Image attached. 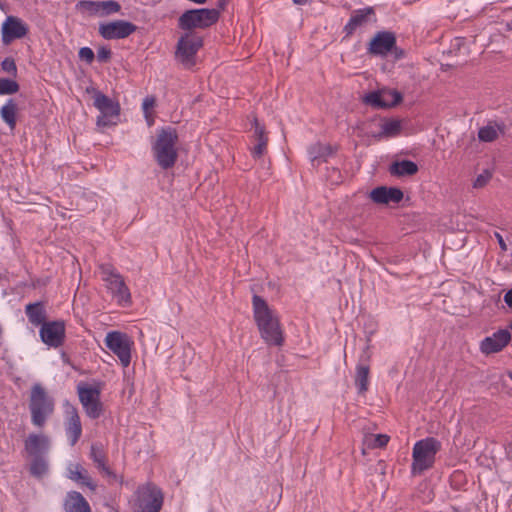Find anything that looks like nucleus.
Listing matches in <instances>:
<instances>
[{"instance_id":"obj_1","label":"nucleus","mask_w":512,"mask_h":512,"mask_svg":"<svg viewBox=\"0 0 512 512\" xmlns=\"http://www.w3.org/2000/svg\"><path fill=\"white\" fill-rule=\"evenodd\" d=\"M258 331L268 347L282 348L285 344V332L277 311L267 301L258 296Z\"/></svg>"},{"instance_id":"obj_2","label":"nucleus","mask_w":512,"mask_h":512,"mask_svg":"<svg viewBox=\"0 0 512 512\" xmlns=\"http://www.w3.org/2000/svg\"><path fill=\"white\" fill-rule=\"evenodd\" d=\"M178 133L173 127H165L158 131L156 140L152 145L155 161L164 170H168L178 159Z\"/></svg>"},{"instance_id":"obj_3","label":"nucleus","mask_w":512,"mask_h":512,"mask_svg":"<svg viewBox=\"0 0 512 512\" xmlns=\"http://www.w3.org/2000/svg\"><path fill=\"white\" fill-rule=\"evenodd\" d=\"M219 16L218 9H190L181 14L177 26L183 33H198L197 29H206L214 25Z\"/></svg>"},{"instance_id":"obj_4","label":"nucleus","mask_w":512,"mask_h":512,"mask_svg":"<svg viewBox=\"0 0 512 512\" xmlns=\"http://www.w3.org/2000/svg\"><path fill=\"white\" fill-rule=\"evenodd\" d=\"M440 450L441 442L434 437H427L416 442L412 453V475L419 476L423 471L431 468L435 462V456Z\"/></svg>"},{"instance_id":"obj_5","label":"nucleus","mask_w":512,"mask_h":512,"mask_svg":"<svg viewBox=\"0 0 512 512\" xmlns=\"http://www.w3.org/2000/svg\"><path fill=\"white\" fill-rule=\"evenodd\" d=\"M29 409L31 421L37 427H43L47 418L54 411V400L40 384H35L31 389Z\"/></svg>"},{"instance_id":"obj_6","label":"nucleus","mask_w":512,"mask_h":512,"mask_svg":"<svg viewBox=\"0 0 512 512\" xmlns=\"http://www.w3.org/2000/svg\"><path fill=\"white\" fill-rule=\"evenodd\" d=\"M203 45L199 33H183L177 41L174 57L185 69H191L196 65V55Z\"/></svg>"},{"instance_id":"obj_7","label":"nucleus","mask_w":512,"mask_h":512,"mask_svg":"<svg viewBox=\"0 0 512 512\" xmlns=\"http://www.w3.org/2000/svg\"><path fill=\"white\" fill-rule=\"evenodd\" d=\"M162 504V491L153 483L147 482L137 490L132 508L133 512H159Z\"/></svg>"},{"instance_id":"obj_8","label":"nucleus","mask_w":512,"mask_h":512,"mask_svg":"<svg viewBox=\"0 0 512 512\" xmlns=\"http://www.w3.org/2000/svg\"><path fill=\"white\" fill-rule=\"evenodd\" d=\"M87 92L93 93V104L100 111V115L97 117V126L104 128L116 125L117 122L114 119H118L120 115L119 103L114 102L95 88L87 89Z\"/></svg>"},{"instance_id":"obj_9","label":"nucleus","mask_w":512,"mask_h":512,"mask_svg":"<svg viewBox=\"0 0 512 512\" xmlns=\"http://www.w3.org/2000/svg\"><path fill=\"white\" fill-rule=\"evenodd\" d=\"M77 392L86 415L91 419H98L104 412V406L100 399V387L80 383L77 386Z\"/></svg>"},{"instance_id":"obj_10","label":"nucleus","mask_w":512,"mask_h":512,"mask_svg":"<svg viewBox=\"0 0 512 512\" xmlns=\"http://www.w3.org/2000/svg\"><path fill=\"white\" fill-rule=\"evenodd\" d=\"M403 101V95L396 89L383 88L366 93L362 102L372 108L386 109L396 107Z\"/></svg>"},{"instance_id":"obj_11","label":"nucleus","mask_w":512,"mask_h":512,"mask_svg":"<svg viewBox=\"0 0 512 512\" xmlns=\"http://www.w3.org/2000/svg\"><path fill=\"white\" fill-rule=\"evenodd\" d=\"M105 344L120 360L123 367H128L131 362V343L125 333L119 331L109 332L105 338Z\"/></svg>"},{"instance_id":"obj_12","label":"nucleus","mask_w":512,"mask_h":512,"mask_svg":"<svg viewBox=\"0 0 512 512\" xmlns=\"http://www.w3.org/2000/svg\"><path fill=\"white\" fill-rule=\"evenodd\" d=\"M137 26L125 20H116L108 23H101L98 28L99 34L107 40L124 39L137 30Z\"/></svg>"},{"instance_id":"obj_13","label":"nucleus","mask_w":512,"mask_h":512,"mask_svg":"<svg viewBox=\"0 0 512 512\" xmlns=\"http://www.w3.org/2000/svg\"><path fill=\"white\" fill-rule=\"evenodd\" d=\"M65 323L62 320L48 321L40 328V338L46 345L58 348L65 341Z\"/></svg>"},{"instance_id":"obj_14","label":"nucleus","mask_w":512,"mask_h":512,"mask_svg":"<svg viewBox=\"0 0 512 512\" xmlns=\"http://www.w3.org/2000/svg\"><path fill=\"white\" fill-rule=\"evenodd\" d=\"M396 36L391 31H379L369 42L367 52L375 56H387L395 48Z\"/></svg>"},{"instance_id":"obj_15","label":"nucleus","mask_w":512,"mask_h":512,"mask_svg":"<svg viewBox=\"0 0 512 512\" xmlns=\"http://www.w3.org/2000/svg\"><path fill=\"white\" fill-rule=\"evenodd\" d=\"M28 32V26L20 18L8 16L2 24V41L4 44H9L15 39L25 37Z\"/></svg>"},{"instance_id":"obj_16","label":"nucleus","mask_w":512,"mask_h":512,"mask_svg":"<svg viewBox=\"0 0 512 512\" xmlns=\"http://www.w3.org/2000/svg\"><path fill=\"white\" fill-rule=\"evenodd\" d=\"M511 340V334L507 329H500L492 334V336L485 337L480 343V351L483 354L489 355L500 352Z\"/></svg>"},{"instance_id":"obj_17","label":"nucleus","mask_w":512,"mask_h":512,"mask_svg":"<svg viewBox=\"0 0 512 512\" xmlns=\"http://www.w3.org/2000/svg\"><path fill=\"white\" fill-rule=\"evenodd\" d=\"M368 349L369 347L367 346L364 352L361 354L359 362L356 366L354 382L357 388V392L360 395L365 394L369 388L370 354L368 353Z\"/></svg>"},{"instance_id":"obj_18","label":"nucleus","mask_w":512,"mask_h":512,"mask_svg":"<svg viewBox=\"0 0 512 512\" xmlns=\"http://www.w3.org/2000/svg\"><path fill=\"white\" fill-rule=\"evenodd\" d=\"M65 433L71 446H74L82 435L80 416L73 405L66 408Z\"/></svg>"},{"instance_id":"obj_19","label":"nucleus","mask_w":512,"mask_h":512,"mask_svg":"<svg viewBox=\"0 0 512 512\" xmlns=\"http://www.w3.org/2000/svg\"><path fill=\"white\" fill-rule=\"evenodd\" d=\"M404 197L403 191L398 187L379 186L370 192V198L377 204H398Z\"/></svg>"},{"instance_id":"obj_20","label":"nucleus","mask_w":512,"mask_h":512,"mask_svg":"<svg viewBox=\"0 0 512 512\" xmlns=\"http://www.w3.org/2000/svg\"><path fill=\"white\" fill-rule=\"evenodd\" d=\"M373 14V7L355 10L348 23L343 28V33L345 34L344 39L351 37L358 27L365 25L369 21V16Z\"/></svg>"},{"instance_id":"obj_21","label":"nucleus","mask_w":512,"mask_h":512,"mask_svg":"<svg viewBox=\"0 0 512 512\" xmlns=\"http://www.w3.org/2000/svg\"><path fill=\"white\" fill-rule=\"evenodd\" d=\"M49 447L50 440L43 434L31 433L25 440V450L30 456H42Z\"/></svg>"},{"instance_id":"obj_22","label":"nucleus","mask_w":512,"mask_h":512,"mask_svg":"<svg viewBox=\"0 0 512 512\" xmlns=\"http://www.w3.org/2000/svg\"><path fill=\"white\" fill-rule=\"evenodd\" d=\"M336 148L330 144L321 142L313 143L308 148V154L313 166H319L321 163L327 162L328 157L335 154Z\"/></svg>"},{"instance_id":"obj_23","label":"nucleus","mask_w":512,"mask_h":512,"mask_svg":"<svg viewBox=\"0 0 512 512\" xmlns=\"http://www.w3.org/2000/svg\"><path fill=\"white\" fill-rule=\"evenodd\" d=\"M388 171L392 176L407 177L415 175L419 171V168L415 162L404 159L392 162Z\"/></svg>"},{"instance_id":"obj_24","label":"nucleus","mask_w":512,"mask_h":512,"mask_svg":"<svg viewBox=\"0 0 512 512\" xmlns=\"http://www.w3.org/2000/svg\"><path fill=\"white\" fill-rule=\"evenodd\" d=\"M107 288L112 292V294L118 298V301H124L125 303H130L131 294L123 277L119 274L112 280L106 282Z\"/></svg>"},{"instance_id":"obj_25","label":"nucleus","mask_w":512,"mask_h":512,"mask_svg":"<svg viewBox=\"0 0 512 512\" xmlns=\"http://www.w3.org/2000/svg\"><path fill=\"white\" fill-rule=\"evenodd\" d=\"M29 322L34 326H43L46 321V309L43 302L29 303L25 307Z\"/></svg>"},{"instance_id":"obj_26","label":"nucleus","mask_w":512,"mask_h":512,"mask_svg":"<svg viewBox=\"0 0 512 512\" xmlns=\"http://www.w3.org/2000/svg\"><path fill=\"white\" fill-rule=\"evenodd\" d=\"M66 512H91L90 506L78 492H69L64 502Z\"/></svg>"},{"instance_id":"obj_27","label":"nucleus","mask_w":512,"mask_h":512,"mask_svg":"<svg viewBox=\"0 0 512 512\" xmlns=\"http://www.w3.org/2000/svg\"><path fill=\"white\" fill-rule=\"evenodd\" d=\"M402 125L398 119H384V123L381 125V131L378 133H372L371 136L376 139L390 138L398 136L401 133Z\"/></svg>"},{"instance_id":"obj_28","label":"nucleus","mask_w":512,"mask_h":512,"mask_svg":"<svg viewBox=\"0 0 512 512\" xmlns=\"http://www.w3.org/2000/svg\"><path fill=\"white\" fill-rule=\"evenodd\" d=\"M90 455L96 467L101 471L102 477L112 476V471L106 464V457L100 446L92 444L90 449Z\"/></svg>"},{"instance_id":"obj_29","label":"nucleus","mask_w":512,"mask_h":512,"mask_svg":"<svg viewBox=\"0 0 512 512\" xmlns=\"http://www.w3.org/2000/svg\"><path fill=\"white\" fill-rule=\"evenodd\" d=\"M266 147L267 145L260 143V123L258 122V179L260 180H266L271 175V162H265V160L262 159Z\"/></svg>"},{"instance_id":"obj_30","label":"nucleus","mask_w":512,"mask_h":512,"mask_svg":"<svg viewBox=\"0 0 512 512\" xmlns=\"http://www.w3.org/2000/svg\"><path fill=\"white\" fill-rule=\"evenodd\" d=\"M16 112L17 105L12 99L8 100L7 104L4 105L0 110L2 119L11 129H14L16 126Z\"/></svg>"},{"instance_id":"obj_31","label":"nucleus","mask_w":512,"mask_h":512,"mask_svg":"<svg viewBox=\"0 0 512 512\" xmlns=\"http://www.w3.org/2000/svg\"><path fill=\"white\" fill-rule=\"evenodd\" d=\"M33 460L30 465V473L33 477L40 478L47 471V463L42 456H32Z\"/></svg>"},{"instance_id":"obj_32","label":"nucleus","mask_w":512,"mask_h":512,"mask_svg":"<svg viewBox=\"0 0 512 512\" xmlns=\"http://www.w3.org/2000/svg\"><path fill=\"white\" fill-rule=\"evenodd\" d=\"M478 138L482 142H493L498 138L497 129L492 125H486L479 129Z\"/></svg>"},{"instance_id":"obj_33","label":"nucleus","mask_w":512,"mask_h":512,"mask_svg":"<svg viewBox=\"0 0 512 512\" xmlns=\"http://www.w3.org/2000/svg\"><path fill=\"white\" fill-rule=\"evenodd\" d=\"M19 91V84L8 78H0V95H11Z\"/></svg>"},{"instance_id":"obj_34","label":"nucleus","mask_w":512,"mask_h":512,"mask_svg":"<svg viewBox=\"0 0 512 512\" xmlns=\"http://www.w3.org/2000/svg\"><path fill=\"white\" fill-rule=\"evenodd\" d=\"M102 9V16H108L117 13L121 9V5L114 0L99 1V10Z\"/></svg>"},{"instance_id":"obj_35","label":"nucleus","mask_w":512,"mask_h":512,"mask_svg":"<svg viewBox=\"0 0 512 512\" xmlns=\"http://www.w3.org/2000/svg\"><path fill=\"white\" fill-rule=\"evenodd\" d=\"M419 491L421 494L417 497L424 503L431 502L434 498L433 489L429 486L428 482H420Z\"/></svg>"},{"instance_id":"obj_36","label":"nucleus","mask_w":512,"mask_h":512,"mask_svg":"<svg viewBox=\"0 0 512 512\" xmlns=\"http://www.w3.org/2000/svg\"><path fill=\"white\" fill-rule=\"evenodd\" d=\"M69 471L71 480H90L87 470L79 464L71 465Z\"/></svg>"},{"instance_id":"obj_37","label":"nucleus","mask_w":512,"mask_h":512,"mask_svg":"<svg viewBox=\"0 0 512 512\" xmlns=\"http://www.w3.org/2000/svg\"><path fill=\"white\" fill-rule=\"evenodd\" d=\"M390 437L386 434H377L372 435L370 438L369 447L371 448H384L388 442Z\"/></svg>"},{"instance_id":"obj_38","label":"nucleus","mask_w":512,"mask_h":512,"mask_svg":"<svg viewBox=\"0 0 512 512\" xmlns=\"http://www.w3.org/2000/svg\"><path fill=\"white\" fill-rule=\"evenodd\" d=\"M1 69L13 77L17 76V66L12 57H7L1 62Z\"/></svg>"},{"instance_id":"obj_39","label":"nucleus","mask_w":512,"mask_h":512,"mask_svg":"<svg viewBox=\"0 0 512 512\" xmlns=\"http://www.w3.org/2000/svg\"><path fill=\"white\" fill-rule=\"evenodd\" d=\"M100 270L101 274L103 275L102 279L105 282L112 280L113 278L119 275V273H117L113 266L110 264H102L100 266Z\"/></svg>"},{"instance_id":"obj_40","label":"nucleus","mask_w":512,"mask_h":512,"mask_svg":"<svg viewBox=\"0 0 512 512\" xmlns=\"http://www.w3.org/2000/svg\"><path fill=\"white\" fill-rule=\"evenodd\" d=\"M491 178H492V173L489 170H484L475 179V181L473 183V187L474 188H482L489 182V180Z\"/></svg>"},{"instance_id":"obj_41","label":"nucleus","mask_w":512,"mask_h":512,"mask_svg":"<svg viewBox=\"0 0 512 512\" xmlns=\"http://www.w3.org/2000/svg\"><path fill=\"white\" fill-rule=\"evenodd\" d=\"M79 58L82 61H85L87 64H91L95 59V54L93 50L89 47H82L79 50Z\"/></svg>"},{"instance_id":"obj_42","label":"nucleus","mask_w":512,"mask_h":512,"mask_svg":"<svg viewBox=\"0 0 512 512\" xmlns=\"http://www.w3.org/2000/svg\"><path fill=\"white\" fill-rule=\"evenodd\" d=\"M112 57V52L110 48L106 46H101L97 51V59L99 62L107 63L110 61Z\"/></svg>"},{"instance_id":"obj_43","label":"nucleus","mask_w":512,"mask_h":512,"mask_svg":"<svg viewBox=\"0 0 512 512\" xmlns=\"http://www.w3.org/2000/svg\"><path fill=\"white\" fill-rule=\"evenodd\" d=\"M77 6L94 13L99 12V1H80Z\"/></svg>"},{"instance_id":"obj_44","label":"nucleus","mask_w":512,"mask_h":512,"mask_svg":"<svg viewBox=\"0 0 512 512\" xmlns=\"http://www.w3.org/2000/svg\"><path fill=\"white\" fill-rule=\"evenodd\" d=\"M156 104V99L154 96H147L142 103V108L144 110L146 118L148 117V110L153 108Z\"/></svg>"},{"instance_id":"obj_45","label":"nucleus","mask_w":512,"mask_h":512,"mask_svg":"<svg viewBox=\"0 0 512 512\" xmlns=\"http://www.w3.org/2000/svg\"><path fill=\"white\" fill-rule=\"evenodd\" d=\"M390 53L393 55L395 60H401L406 57V51L400 47H397L395 44V48H393Z\"/></svg>"},{"instance_id":"obj_46","label":"nucleus","mask_w":512,"mask_h":512,"mask_svg":"<svg viewBox=\"0 0 512 512\" xmlns=\"http://www.w3.org/2000/svg\"><path fill=\"white\" fill-rule=\"evenodd\" d=\"M495 237H496V239L498 241V244H499L501 250L506 251L507 250V245H506L502 235L499 234L498 232H496L495 233Z\"/></svg>"},{"instance_id":"obj_47","label":"nucleus","mask_w":512,"mask_h":512,"mask_svg":"<svg viewBox=\"0 0 512 512\" xmlns=\"http://www.w3.org/2000/svg\"><path fill=\"white\" fill-rule=\"evenodd\" d=\"M504 302L509 308H512V288L505 293Z\"/></svg>"},{"instance_id":"obj_48","label":"nucleus","mask_w":512,"mask_h":512,"mask_svg":"<svg viewBox=\"0 0 512 512\" xmlns=\"http://www.w3.org/2000/svg\"><path fill=\"white\" fill-rule=\"evenodd\" d=\"M260 143H262L264 145H267V143H268V137L265 132V128H264V126H261V125H260Z\"/></svg>"},{"instance_id":"obj_49","label":"nucleus","mask_w":512,"mask_h":512,"mask_svg":"<svg viewBox=\"0 0 512 512\" xmlns=\"http://www.w3.org/2000/svg\"><path fill=\"white\" fill-rule=\"evenodd\" d=\"M272 490L277 494V498L279 499L281 497V485L279 483L274 484L272 486Z\"/></svg>"},{"instance_id":"obj_50","label":"nucleus","mask_w":512,"mask_h":512,"mask_svg":"<svg viewBox=\"0 0 512 512\" xmlns=\"http://www.w3.org/2000/svg\"><path fill=\"white\" fill-rule=\"evenodd\" d=\"M386 467V463L384 461H379L376 465V471H380L382 474H384V468Z\"/></svg>"},{"instance_id":"obj_51","label":"nucleus","mask_w":512,"mask_h":512,"mask_svg":"<svg viewBox=\"0 0 512 512\" xmlns=\"http://www.w3.org/2000/svg\"><path fill=\"white\" fill-rule=\"evenodd\" d=\"M251 302H252V307H253L254 318L256 319V292L253 293Z\"/></svg>"},{"instance_id":"obj_52","label":"nucleus","mask_w":512,"mask_h":512,"mask_svg":"<svg viewBox=\"0 0 512 512\" xmlns=\"http://www.w3.org/2000/svg\"><path fill=\"white\" fill-rule=\"evenodd\" d=\"M85 483L90 490H95L97 488V482L89 481Z\"/></svg>"},{"instance_id":"obj_53","label":"nucleus","mask_w":512,"mask_h":512,"mask_svg":"<svg viewBox=\"0 0 512 512\" xmlns=\"http://www.w3.org/2000/svg\"><path fill=\"white\" fill-rule=\"evenodd\" d=\"M225 5H226V0H220L219 3H218V10H224L225 8Z\"/></svg>"},{"instance_id":"obj_54","label":"nucleus","mask_w":512,"mask_h":512,"mask_svg":"<svg viewBox=\"0 0 512 512\" xmlns=\"http://www.w3.org/2000/svg\"><path fill=\"white\" fill-rule=\"evenodd\" d=\"M496 127L497 129L500 131V132H504V128H505V125L504 123H501V124H496Z\"/></svg>"},{"instance_id":"obj_55","label":"nucleus","mask_w":512,"mask_h":512,"mask_svg":"<svg viewBox=\"0 0 512 512\" xmlns=\"http://www.w3.org/2000/svg\"><path fill=\"white\" fill-rule=\"evenodd\" d=\"M251 155L255 158L256 157V145L250 147Z\"/></svg>"},{"instance_id":"obj_56","label":"nucleus","mask_w":512,"mask_h":512,"mask_svg":"<svg viewBox=\"0 0 512 512\" xmlns=\"http://www.w3.org/2000/svg\"><path fill=\"white\" fill-rule=\"evenodd\" d=\"M250 123L252 127H256V116H252Z\"/></svg>"},{"instance_id":"obj_57","label":"nucleus","mask_w":512,"mask_h":512,"mask_svg":"<svg viewBox=\"0 0 512 512\" xmlns=\"http://www.w3.org/2000/svg\"><path fill=\"white\" fill-rule=\"evenodd\" d=\"M295 4H304L307 2V0H293Z\"/></svg>"},{"instance_id":"obj_58","label":"nucleus","mask_w":512,"mask_h":512,"mask_svg":"<svg viewBox=\"0 0 512 512\" xmlns=\"http://www.w3.org/2000/svg\"><path fill=\"white\" fill-rule=\"evenodd\" d=\"M450 512H461V511H460L457 507L452 506V507L450 508Z\"/></svg>"},{"instance_id":"obj_59","label":"nucleus","mask_w":512,"mask_h":512,"mask_svg":"<svg viewBox=\"0 0 512 512\" xmlns=\"http://www.w3.org/2000/svg\"><path fill=\"white\" fill-rule=\"evenodd\" d=\"M384 102L390 103L391 102V97H389V96L384 97Z\"/></svg>"},{"instance_id":"obj_60","label":"nucleus","mask_w":512,"mask_h":512,"mask_svg":"<svg viewBox=\"0 0 512 512\" xmlns=\"http://www.w3.org/2000/svg\"><path fill=\"white\" fill-rule=\"evenodd\" d=\"M455 483H456V485H452V487L454 489H459L460 488L459 482H455Z\"/></svg>"},{"instance_id":"obj_61","label":"nucleus","mask_w":512,"mask_h":512,"mask_svg":"<svg viewBox=\"0 0 512 512\" xmlns=\"http://www.w3.org/2000/svg\"><path fill=\"white\" fill-rule=\"evenodd\" d=\"M333 172L337 173L338 175H340V171L338 169H336V168H333Z\"/></svg>"},{"instance_id":"obj_62","label":"nucleus","mask_w":512,"mask_h":512,"mask_svg":"<svg viewBox=\"0 0 512 512\" xmlns=\"http://www.w3.org/2000/svg\"><path fill=\"white\" fill-rule=\"evenodd\" d=\"M508 28L512 30V22L508 24Z\"/></svg>"},{"instance_id":"obj_63","label":"nucleus","mask_w":512,"mask_h":512,"mask_svg":"<svg viewBox=\"0 0 512 512\" xmlns=\"http://www.w3.org/2000/svg\"><path fill=\"white\" fill-rule=\"evenodd\" d=\"M508 376L512 380V372H509Z\"/></svg>"},{"instance_id":"obj_64","label":"nucleus","mask_w":512,"mask_h":512,"mask_svg":"<svg viewBox=\"0 0 512 512\" xmlns=\"http://www.w3.org/2000/svg\"><path fill=\"white\" fill-rule=\"evenodd\" d=\"M278 503V501H272V504L275 506Z\"/></svg>"}]
</instances>
